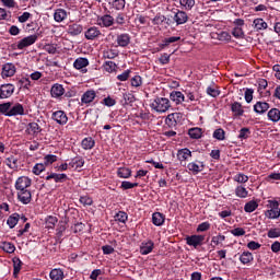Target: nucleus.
Returning a JSON list of instances; mask_svg holds the SVG:
<instances>
[{
	"mask_svg": "<svg viewBox=\"0 0 280 280\" xmlns=\"http://www.w3.org/2000/svg\"><path fill=\"white\" fill-rule=\"evenodd\" d=\"M171 106L172 105L170 104V101L166 97H156L150 104V107L152 108V110H155V113H167Z\"/></svg>",
	"mask_w": 280,
	"mask_h": 280,
	"instance_id": "nucleus-1",
	"label": "nucleus"
},
{
	"mask_svg": "<svg viewBox=\"0 0 280 280\" xmlns=\"http://www.w3.org/2000/svg\"><path fill=\"white\" fill-rule=\"evenodd\" d=\"M269 210L265 212L266 218L269 220H277L280 217L279 201L269 200Z\"/></svg>",
	"mask_w": 280,
	"mask_h": 280,
	"instance_id": "nucleus-2",
	"label": "nucleus"
},
{
	"mask_svg": "<svg viewBox=\"0 0 280 280\" xmlns=\"http://www.w3.org/2000/svg\"><path fill=\"white\" fill-rule=\"evenodd\" d=\"M14 84L4 83L0 85V100H8L11 95H14Z\"/></svg>",
	"mask_w": 280,
	"mask_h": 280,
	"instance_id": "nucleus-3",
	"label": "nucleus"
},
{
	"mask_svg": "<svg viewBox=\"0 0 280 280\" xmlns=\"http://www.w3.org/2000/svg\"><path fill=\"white\" fill-rule=\"evenodd\" d=\"M186 244L188 246H194L195 248H197L198 246H202V244H205V235L194 234L190 236H186Z\"/></svg>",
	"mask_w": 280,
	"mask_h": 280,
	"instance_id": "nucleus-4",
	"label": "nucleus"
},
{
	"mask_svg": "<svg viewBox=\"0 0 280 280\" xmlns=\"http://www.w3.org/2000/svg\"><path fill=\"white\" fill-rule=\"evenodd\" d=\"M28 187H32V179L27 176H21L15 182V189L16 191H23L27 189Z\"/></svg>",
	"mask_w": 280,
	"mask_h": 280,
	"instance_id": "nucleus-5",
	"label": "nucleus"
},
{
	"mask_svg": "<svg viewBox=\"0 0 280 280\" xmlns=\"http://www.w3.org/2000/svg\"><path fill=\"white\" fill-rule=\"evenodd\" d=\"M38 40V36L36 34L26 36L18 42V49H25V47H30L34 45Z\"/></svg>",
	"mask_w": 280,
	"mask_h": 280,
	"instance_id": "nucleus-6",
	"label": "nucleus"
},
{
	"mask_svg": "<svg viewBox=\"0 0 280 280\" xmlns=\"http://www.w3.org/2000/svg\"><path fill=\"white\" fill-rule=\"evenodd\" d=\"M51 119L56 121V124H59V126H66V124L69 121V117H67L65 110L54 112Z\"/></svg>",
	"mask_w": 280,
	"mask_h": 280,
	"instance_id": "nucleus-7",
	"label": "nucleus"
},
{
	"mask_svg": "<svg viewBox=\"0 0 280 280\" xmlns=\"http://www.w3.org/2000/svg\"><path fill=\"white\" fill-rule=\"evenodd\" d=\"M14 73H16V66H14V63L8 62L2 66L1 75L3 80H5V78H12Z\"/></svg>",
	"mask_w": 280,
	"mask_h": 280,
	"instance_id": "nucleus-8",
	"label": "nucleus"
},
{
	"mask_svg": "<svg viewBox=\"0 0 280 280\" xmlns=\"http://www.w3.org/2000/svg\"><path fill=\"white\" fill-rule=\"evenodd\" d=\"M18 199L22 205H30L32 202V191L24 189V190H19L18 191Z\"/></svg>",
	"mask_w": 280,
	"mask_h": 280,
	"instance_id": "nucleus-9",
	"label": "nucleus"
},
{
	"mask_svg": "<svg viewBox=\"0 0 280 280\" xmlns=\"http://www.w3.org/2000/svg\"><path fill=\"white\" fill-rule=\"evenodd\" d=\"M19 115H25V108L21 103H15L13 106L11 105L8 117H16Z\"/></svg>",
	"mask_w": 280,
	"mask_h": 280,
	"instance_id": "nucleus-10",
	"label": "nucleus"
},
{
	"mask_svg": "<svg viewBox=\"0 0 280 280\" xmlns=\"http://www.w3.org/2000/svg\"><path fill=\"white\" fill-rule=\"evenodd\" d=\"M176 25H185L187 21H189V16L187 15V12L185 11H177L173 18Z\"/></svg>",
	"mask_w": 280,
	"mask_h": 280,
	"instance_id": "nucleus-11",
	"label": "nucleus"
},
{
	"mask_svg": "<svg viewBox=\"0 0 280 280\" xmlns=\"http://www.w3.org/2000/svg\"><path fill=\"white\" fill-rule=\"evenodd\" d=\"M115 23V19L112 15H103L97 19V25L101 27H110Z\"/></svg>",
	"mask_w": 280,
	"mask_h": 280,
	"instance_id": "nucleus-12",
	"label": "nucleus"
},
{
	"mask_svg": "<svg viewBox=\"0 0 280 280\" xmlns=\"http://www.w3.org/2000/svg\"><path fill=\"white\" fill-rule=\"evenodd\" d=\"M116 43L118 47H128L130 45V35L128 33L118 35Z\"/></svg>",
	"mask_w": 280,
	"mask_h": 280,
	"instance_id": "nucleus-13",
	"label": "nucleus"
},
{
	"mask_svg": "<svg viewBox=\"0 0 280 280\" xmlns=\"http://www.w3.org/2000/svg\"><path fill=\"white\" fill-rule=\"evenodd\" d=\"M198 163L196 162L188 163L187 168L189 170V172H192L194 174H200V172L205 170V162H198Z\"/></svg>",
	"mask_w": 280,
	"mask_h": 280,
	"instance_id": "nucleus-14",
	"label": "nucleus"
},
{
	"mask_svg": "<svg viewBox=\"0 0 280 280\" xmlns=\"http://www.w3.org/2000/svg\"><path fill=\"white\" fill-rule=\"evenodd\" d=\"M170 100L178 106L182 102H185V94L180 91H173L170 94Z\"/></svg>",
	"mask_w": 280,
	"mask_h": 280,
	"instance_id": "nucleus-15",
	"label": "nucleus"
},
{
	"mask_svg": "<svg viewBox=\"0 0 280 280\" xmlns=\"http://www.w3.org/2000/svg\"><path fill=\"white\" fill-rule=\"evenodd\" d=\"M51 97H62L65 95V88L62 84H54L50 89Z\"/></svg>",
	"mask_w": 280,
	"mask_h": 280,
	"instance_id": "nucleus-16",
	"label": "nucleus"
},
{
	"mask_svg": "<svg viewBox=\"0 0 280 280\" xmlns=\"http://www.w3.org/2000/svg\"><path fill=\"white\" fill-rule=\"evenodd\" d=\"M73 67L74 69H79V70L82 69V72L86 73L85 67H89V59L82 58V57L78 58L74 60Z\"/></svg>",
	"mask_w": 280,
	"mask_h": 280,
	"instance_id": "nucleus-17",
	"label": "nucleus"
},
{
	"mask_svg": "<svg viewBox=\"0 0 280 280\" xmlns=\"http://www.w3.org/2000/svg\"><path fill=\"white\" fill-rule=\"evenodd\" d=\"M101 35H102V32H100V30L97 27H95V26L90 27L85 32V38L88 40H95V38H97Z\"/></svg>",
	"mask_w": 280,
	"mask_h": 280,
	"instance_id": "nucleus-18",
	"label": "nucleus"
},
{
	"mask_svg": "<svg viewBox=\"0 0 280 280\" xmlns=\"http://www.w3.org/2000/svg\"><path fill=\"white\" fill-rule=\"evenodd\" d=\"M179 115L180 114L178 113L170 114L165 119L166 126H168V128H176V126H178V121L176 119H178Z\"/></svg>",
	"mask_w": 280,
	"mask_h": 280,
	"instance_id": "nucleus-19",
	"label": "nucleus"
},
{
	"mask_svg": "<svg viewBox=\"0 0 280 280\" xmlns=\"http://www.w3.org/2000/svg\"><path fill=\"white\" fill-rule=\"evenodd\" d=\"M268 108H270V104H268L267 102H257L254 105V110L258 115H264V113H266Z\"/></svg>",
	"mask_w": 280,
	"mask_h": 280,
	"instance_id": "nucleus-20",
	"label": "nucleus"
},
{
	"mask_svg": "<svg viewBox=\"0 0 280 280\" xmlns=\"http://www.w3.org/2000/svg\"><path fill=\"white\" fill-rule=\"evenodd\" d=\"M267 117H268L269 121H272L273 124H279V121H280V110H279V108H271L268 112Z\"/></svg>",
	"mask_w": 280,
	"mask_h": 280,
	"instance_id": "nucleus-21",
	"label": "nucleus"
},
{
	"mask_svg": "<svg viewBox=\"0 0 280 280\" xmlns=\"http://www.w3.org/2000/svg\"><path fill=\"white\" fill-rule=\"evenodd\" d=\"M95 97H96L95 91L89 90L82 95L81 102H82V104H91V102H93V100H95Z\"/></svg>",
	"mask_w": 280,
	"mask_h": 280,
	"instance_id": "nucleus-22",
	"label": "nucleus"
},
{
	"mask_svg": "<svg viewBox=\"0 0 280 280\" xmlns=\"http://www.w3.org/2000/svg\"><path fill=\"white\" fill-rule=\"evenodd\" d=\"M231 110L234 117H242V115H244V108L242 107V103L240 102H234L231 105Z\"/></svg>",
	"mask_w": 280,
	"mask_h": 280,
	"instance_id": "nucleus-23",
	"label": "nucleus"
},
{
	"mask_svg": "<svg viewBox=\"0 0 280 280\" xmlns=\"http://www.w3.org/2000/svg\"><path fill=\"white\" fill-rule=\"evenodd\" d=\"M152 222L154 226H163V224L165 223V217L161 212H154L152 214Z\"/></svg>",
	"mask_w": 280,
	"mask_h": 280,
	"instance_id": "nucleus-24",
	"label": "nucleus"
},
{
	"mask_svg": "<svg viewBox=\"0 0 280 280\" xmlns=\"http://www.w3.org/2000/svg\"><path fill=\"white\" fill-rule=\"evenodd\" d=\"M82 25L71 24L68 26V34H70V36H80V34H82Z\"/></svg>",
	"mask_w": 280,
	"mask_h": 280,
	"instance_id": "nucleus-25",
	"label": "nucleus"
},
{
	"mask_svg": "<svg viewBox=\"0 0 280 280\" xmlns=\"http://www.w3.org/2000/svg\"><path fill=\"white\" fill-rule=\"evenodd\" d=\"M54 19L56 23H62L67 19V11L65 9H57L54 13Z\"/></svg>",
	"mask_w": 280,
	"mask_h": 280,
	"instance_id": "nucleus-26",
	"label": "nucleus"
},
{
	"mask_svg": "<svg viewBox=\"0 0 280 280\" xmlns=\"http://www.w3.org/2000/svg\"><path fill=\"white\" fill-rule=\"evenodd\" d=\"M132 176V170L129 167H119L117 170V177L118 178H130Z\"/></svg>",
	"mask_w": 280,
	"mask_h": 280,
	"instance_id": "nucleus-27",
	"label": "nucleus"
},
{
	"mask_svg": "<svg viewBox=\"0 0 280 280\" xmlns=\"http://www.w3.org/2000/svg\"><path fill=\"white\" fill-rule=\"evenodd\" d=\"M20 219H21V215L19 213L11 214L7 220V224H8L9 229H14V226H16V224H19Z\"/></svg>",
	"mask_w": 280,
	"mask_h": 280,
	"instance_id": "nucleus-28",
	"label": "nucleus"
},
{
	"mask_svg": "<svg viewBox=\"0 0 280 280\" xmlns=\"http://www.w3.org/2000/svg\"><path fill=\"white\" fill-rule=\"evenodd\" d=\"M154 250V242L149 241L143 246L140 247L141 255H150Z\"/></svg>",
	"mask_w": 280,
	"mask_h": 280,
	"instance_id": "nucleus-29",
	"label": "nucleus"
},
{
	"mask_svg": "<svg viewBox=\"0 0 280 280\" xmlns=\"http://www.w3.org/2000/svg\"><path fill=\"white\" fill-rule=\"evenodd\" d=\"M5 165H8V167H10V170H18L19 168V160L14 155H11L5 159Z\"/></svg>",
	"mask_w": 280,
	"mask_h": 280,
	"instance_id": "nucleus-30",
	"label": "nucleus"
},
{
	"mask_svg": "<svg viewBox=\"0 0 280 280\" xmlns=\"http://www.w3.org/2000/svg\"><path fill=\"white\" fill-rule=\"evenodd\" d=\"M190 139H200L202 137V128L194 127L188 130Z\"/></svg>",
	"mask_w": 280,
	"mask_h": 280,
	"instance_id": "nucleus-31",
	"label": "nucleus"
},
{
	"mask_svg": "<svg viewBox=\"0 0 280 280\" xmlns=\"http://www.w3.org/2000/svg\"><path fill=\"white\" fill-rule=\"evenodd\" d=\"M191 156V151L189 149H182L177 152L178 161H187Z\"/></svg>",
	"mask_w": 280,
	"mask_h": 280,
	"instance_id": "nucleus-32",
	"label": "nucleus"
},
{
	"mask_svg": "<svg viewBox=\"0 0 280 280\" xmlns=\"http://www.w3.org/2000/svg\"><path fill=\"white\" fill-rule=\"evenodd\" d=\"M51 280H63L65 272L61 269H52L49 273Z\"/></svg>",
	"mask_w": 280,
	"mask_h": 280,
	"instance_id": "nucleus-33",
	"label": "nucleus"
},
{
	"mask_svg": "<svg viewBox=\"0 0 280 280\" xmlns=\"http://www.w3.org/2000/svg\"><path fill=\"white\" fill-rule=\"evenodd\" d=\"M81 145L83 150H93V148H95V140H93V138H84Z\"/></svg>",
	"mask_w": 280,
	"mask_h": 280,
	"instance_id": "nucleus-34",
	"label": "nucleus"
},
{
	"mask_svg": "<svg viewBox=\"0 0 280 280\" xmlns=\"http://www.w3.org/2000/svg\"><path fill=\"white\" fill-rule=\"evenodd\" d=\"M26 130L28 135H38L43 129H40V126L37 122H30Z\"/></svg>",
	"mask_w": 280,
	"mask_h": 280,
	"instance_id": "nucleus-35",
	"label": "nucleus"
},
{
	"mask_svg": "<svg viewBox=\"0 0 280 280\" xmlns=\"http://www.w3.org/2000/svg\"><path fill=\"white\" fill-rule=\"evenodd\" d=\"M254 27L257 30V32H259V30H268V23H266L264 19H255Z\"/></svg>",
	"mask_w": 280,
	"mask_h": 280,
	"instance_id": "nucleus-36",
	"label": "nucleus"
},
{
	"mask_svg": "<svg viewBox=\"0 0 280 280\" xmlns=\"http://www.w3.org/2000/svg\"><path fill=\"white\" fill-rule=\"evenodd\" d=\"M46 229H55L58 224V218L54 215H48L45 220Z\"/></svg>",
	"mask_w": 280,
	"mask_h": 280,
	"instance_id": "nucleus-37",
	"label": "nucleus"
},
{
	"mask_svg": "<svg viewBox=\"0 0 280 280\" xmlns=\"http://www.w3.org/2000/svg\"><path fill=\"white\" fill-rule=\"evenodd\" d=\"M16 86L21 90V89H30V86H32V81H30V78H21L18 83Z\"/></svg>",
	"mask_w": 280,
	"mask_h": 280,
	"instance_id": "nucleus-38",
	"label": "nucleus"
},
{
	"mask_svg": "<svg viewBox=\"0 0 280 280\" xmlns=\"http://www.w3.org/2000/svg\"><path fill=\"white\" fill-rule=\"evenodd\" d=\"M178 40H180V36L176 37H168V38H164L163 43L160 45L161 49H165V47H167L168 45H172V43H178Z\"/></svg>",
	"mask_w": 280,
	"mask_h": 280,
	"instance_id": "nucleus-39",
	"label": "nucleus"
},
{
	"mask_svg": "<svg viewBox=\"0 0 280 280\" xmlns=\"http://www.w3.org/2000/svg\"><path fill=\"white\" fill-rule=\"evenodd\" d=\"M253 253L250 252H243V255L240 256V261L243 262L244 265L250 264L253 261Z\"/></svg>",
	"mask_w": 280,
	"mask_h": 280,
	"instance_id": "nucleus-40",
	"label": "nucleus"
},
{
	"mask_svg": "<svg viewBox=\"0 0 280 280\" xmlns=\"http://www.w3.org/2000/svg\"><path fill=\"white\" fill-rule=\"evenodd\" d=\"M114 218L116 222H121V224H126V222H128V213L125 211L117 212Z\"/></svg>",
	"mask_w": 280,
	"mask_h": 280,
	"instance_id": "nucleus-41",
	"label": "nucleus"
},
{
	"mask_svg": "<svg viewBox=\"0 0 280 280\" xmlns=\"http://www.w3.org/2000/svg\"><path fill=\"white\" fill-rule=\"evenodd\" d=\"M11 106H12V102L0 104V115H4V117H8Z\"/></svg>",
	"mask_w": 280,
	"mask_h": 280,
	"instance_id": "nucleus-42",
	"label": "nucleus"
},
{
	"mask_svg": "<svg viewBox=\"0 0 280 280\" xmlns=\"http://www.w3.org/2000/svg\"><path fill=\"white\" fill-rule=\"evenodd\" d=\"M69 165H71V167H77V168L78 167H84V159H82V156H77V158L71 160Z\"/></svg>",
	"mask_w": 280,
	"mask_h": 280,
	"instance_id": "nucleus-43",
	"label": "nucleus"
},
{
	"mask_svg": "<svg viewBox=\"0 0 280 280\" xmlns=\"http://www.w3.org/2000/svg\"><path fill=\"white\" fill-rule=\"evenodd\" d=\"M267 237H269V240H277V237H280V229L279 228L269 229L267 233Z\"/></svg>",
	"mask_w": 280,
	"mask_h": 280,
	"instance_id": "nucleus-44",
	"label": "nucleus"
},
{
	"mask_svg": "<svg viewBox=\"0 0 280 280\" xmlns=\"http://www.w3.org/2000/svg\"><path fill=\"white\" fill-rule=\"evenodd\" d=\"M257 207H259V205L257 203V201H249L245 205L244 207V211L246 213H253V211H255V209H257Z\"/></svg>",
	"mask_w": 280,
	"mask_h": 280,
	"instance_id": "nucleus-45",
	"label": "nucleus"
},
{
	"mask_svg": "<svg viewBox=\"0 0 280 280\" xmlns=\"http://www.w3.org/2000/svg\"><path fill=\"white\" fill-rule=\"evenodd\" d=\"M45 167H47L45 163L35 164V166L33 167V174H35L36 176H40V174L45 172Z\"/></svg>",
	"mask_w": 280,
	"mask_h": 280,
	"instance_id": "nucleus-46",
	"label": "nucleus"
},
{
	"mask_svg": "<svg viewBox=\"0 0 280 280\" xmlns=\"http://www.w3.org/2000/svg\"><path fill=\"white\" fill-rule=\"evenodd\" d=\"M237 198H246L248 196V190L244 186H237L235 189Z\"/></svg>",
	"mask_w": 280,
	"mask_h": 280,
	"instance_id": "nucleus-47",
	"label": "nucleus"
},
{
	"mask_svg": "<svg viewBox=\"0 0 280 280\" xmlns=\"http://www.w3.org/2000/svg\"><path fill=\"white\" fill-rule=\"evenodd\" d=\"M225 135L226 133L224 132V129L219 128V129L214 130L213 139H217L218 141H224Z\"/></svg>",
	"mask_w": 280,
	"mask_h": 280,
	"instance_id": "nucleus-48",
	"label": "nucleus"
},
{
	"mask_svg": "<svg viewBox=\"0 0 280 280\" xmlns=\"http://www.w3.org/2000/svg\"><path fill=\"white\" fill-rule=\"evenodd\" d=\"M248 137H250V129L248 127H243L238 131V139H241V141H243V139H248Z\"/></svg>",
	"mask_w": 280,
	"mask_h": 280,
	"instance_id": "nucleus-49",
	"label": "nucleus"
},
{
	"mask_svg": "<svg viewBox=\"0 0 280 280\" xmlns=\"http://www.w3.org/2000/svg\"><path fill=\"white\" fill-rule=\"evenodd\" d=\"M103 67L105 71H107V73H113V71L117 69V63H115L114 61H105Z\"/></svg>",
	"mask_w": 280,
	"mask_h": 280,
	"instance_id": "nucleus-50",
	"label": "nucleus"
},
{
	"mask_svg": "<svg viewBox=\"0 0 280 280\" xmlns=\"http://www.w3.org/2000/svg\"><path fill=\"white\" fill-rule=\"evenodd\" d=\"M2 250H4V253L12 254L16 250V247L12 243L4 242L2 244Z\"/></svg>",
	"mask_w": 280,
	"mask_h": 280,
	"instance_id": "nucleus-51",
	"label": "nucleus"
},
{
	"mask_svg": "<svg viewBox=\"0 0 280 280\" xmlns=\"http://www.w3.org/2000/svg\"><path fill=\"white\" fill-rule=\"evenodd\" d=\"M79 202L83 205V207H91L93 205V198L89 196H81Z\"/></svg>",
	"mask_w": 280,
	"mask_h": 280,
	"instance_id": "nucleus-52",
	"label": "nucleus"
},
{
	"mask_svg": "<svg viewBox=\"0 0 280 280\" xmlns=\"http://www.w3.org/2000/svg\"><path fill=\"white\" fill-rule=\"evenodd\" d=\"M180 5H184L185 10H191L196 5V0H179Z\"/></svg>",
	"mask_w": 280,
	"mask_h": 280,
	"instance_id": "nucleus-53",
	"label": "nucleus"
},
{
	"mask_svg": "<svg viewBox=\"0 0 280 280\" xmlns=\"http://www.w3.org/2000/svg\"><path fill=\"white\" fill-rule=\"evenodd\" d=\"M153 25H163L165 23V15L158 13L152 20Z\"/></svg>",
	"mask_w": 280,
	"mask_h": 280,
	"instance_id": "nucleus-54",
	"label": "nucleus"
},
{
	"mask_svg": "<svg viewBox=\"0 0 280 280\" xmlns=\"http://www.w3.org/2000/svg\"><path fill=\"white\" fill-rule=\"evenodd\" d=\"M58 161V156L54 154H48L44 158V165H51Z\"/></svg>",
	"mask_w": 280,
	"mask_h": 280,
	"instance_id": "nucleus-55",
	"label": "nucleus"
},
{
	"mask_svg": "<svg viewBox=\"0 0 280 280\" xmlns=\"http://www.w3.org/2000/svg\"><path fill=\"white\" fill-rule=\"evenodd\" d=\"M118 56H119V54L113 49H109V50L103 52V57L107 58L108 60H114V58H117Z\"/></svg>",
	"mask_w": 280,
	"mask_h": 280,
	"instance_id": "nucleus-56",
	"label": "nucleus"
},
{
	"mask_svg": "<svg viewBox=\"0 0 280 280\" xmlns=\"http://www.w3.org/2000/svg\"><path fill=\"white\" fill-rule=\"evenodd\" d=\"M21 259L19 258H14L13 259V275L14 277H16V275H19V272H21Z\"/></svg>",
	"mask_w": 280,
	"mask_h": 280,
	"instance_id": "nucleus-57",
	"label": "nucleus"
},
{
	"mask_svg": "<svg viewBox=\"0 0 280 280\" xmlns=\"http://www.w3.org/2000/svg\"><path fill=\"white\" fill-rule=\"evenodd\" d=\"M234 180L236 183H248V175H245L244 173H238L234 176Z\"/></svg>",
	"mask_w": 280,
	"mask_h": 280,
	"instance_id": "nucleus-58",
	"label": "nucleus"
},
{
	"mask_svg": "<svg viewBox=\"0 0 280 280\" xmlns=\"http://www.w3.org/2000/svg\"><path fill=\"white\" fill-rule=\"evenodd\" d=\"M232 35L234 38H244V30H242L240 26H236L233 28Z\"/></svg>",
	"mask_w": 280,
	"mask_h": 280,
	"instance_id": "nucleus-59",
	"label": "nucleus"
},
{
	"mask_svg": "<svg viewBox=\"0 0 280 280\" xmlns=\"http://www.w3.org/2000/svg\"><path fill=\"white\" fill-rule=\"evenodd\" d=\"M122 97H124V101H122L124 105L132 104V102H135V95L133 94L125 93L122 95Z\"/></svg>",
	"mask_w": 280,
	"mask_h": 280,
	"instance_id": "nucleus-60",
	"label": "nucleus"
},
{
	"mask_svg": "<svg viewBox=\"0 0 280 280\" xmlns=\"http://www.w3.org/2000/svg\"><path fill=\"white\" fill-rule=\"evenodd\" d=\"M141 84H143V79H141V75H135L131 79V86L138 89V86H141Z\"/></svg>",
	"mask_w": 280,
	"mask_h": 280,
	"instance_id": "nucleus-61",
	"label": "nucleus"
},
{
	"mask_svg": "<svg viewBox=\"0 0 280 280\" xmlns=\"http://www.w3.org/2000/svg\"><path fill=\"white\" fill-rule=\"evenodd\" d=\"M217 38H218V40L229 42V40H231V34H229V32L222 31V32L218 33Z\"/></svg>",
	"mask_w": 280,
	"mask_h": 280,
	"instance_id": "nucleus-62",
	"label": "nucleus"
},
{
	"mask_svg": "<svg viewBox=\"0 0 280 280\" xmlns=\"http://www.w3.org/2000/svg\"><path fill=\"white\" fill-rule=\"evenodd\" d=\"M121 189H135V187H139V183H130V182H122L120 185Z\"/></svg>",
	"mask_w": 280,
	"mask_h": 280,
	"instance_id": "nucleus-63",
	"label": "nucleus"
},
{
	"mask_svg": "<svg viewBox=\"0 0 280 280\" xmlns=\"http://www.w3.org/2000/svg\"><path fill=\"white\" fill-rule=\"evenodd\" d=\"M207 94L210 95V97H218V95H220V90L212 86H208Z\"/></svg>",
	"mask_w": 280,
	"mask_h": 280,
	"instance_id": "nucleus-64",
	"label": "nucleus"
}]
</instances>
